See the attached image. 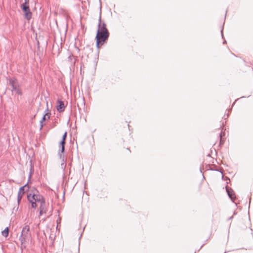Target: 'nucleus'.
Segmentation results:
<instances>
[{"label":"nucleus","mask_w":253,"mask_h":253,"mask_svg":"<svg viewBox=\"0 0 253 253\" xmlns=\"http://www.w3.org/2000/svg\"><path fill=\"white\" fill-rule=\"evenodd\" d=\"M101 6H100L98 29L95 37L96 47L98 49L107 41L109 36V32L106 27V24L104 22L101 21Z\"/></svg>","instance_id":"f257e3e1"},{"label":"nucleus","mask_w":253,"mask_h":253,"mask_svg":"<svg viewBox=\"0 0 253 253\" xmlns=\"http://www.w3.org/2000/svg\"><path fill=\"white\" fill-rule=\"evenodd\" d=\"M9 84L12 87V94L14 93L19 95H22V92L20 88L17 80L15 79H11L9 80Z\"/></svg>","instance_id":"f03ea898"},{"label":"nucleus","mask_w":253,"mask_h":253,"mask_svg":"<svg viewBox=\"0 0 253 253\" xmlns=\"http://www.w3.org/2000/svg\"><path fill=\"white\" fill-rule=\"evenodd\" d=\"M29 231L30 227L28 225H26L23 228L21 235L19 237V241H20L22 245L30 236V234L29 233Z\"/></svg>","instance_id":"7ed1b4c3"},{"label":"nucleus","mask_w":253,"mask_h":253,"mask_svg":"<svg viewBox=\"0 0 253 253\" xmlns=\"http://www.w3.org/2000/svg\"><path fill=\"white\" fill-rule=\"evenodd\" d=\"M28 186V184L27 183L26 184H25V185L21 187L19 190V191H18V196H17V203H18V206H17V208L16 209V211L18 210V206L19 205V204H20V201L21 200L22 197H23V196L24 195L25 192V188Z\"/></svg>","instance_id":"20e7f679"},{"label":"nucleus","mask_w":253,"mask_h":253,"mask_svg":"<svg viewBox=\"0 0 253 253\" xmlns=\"http://www.w3.org/2000/svg\"><path fill=\"white\" fill-rule=\"evenodd\" d=\"M45 112H46L45 113V114L43 116L42 119H41V120L40 122V130H41L42 129V128L43 127V126L44 125L43 124V122L45 121L46 120H48L50 118L51 113L50 112H49V109H48V107L46 108Z\"/></svg>","instance_id":"39448f33"},{"label":"nucleus","mask_w":253,"mask_h":253,"mask_svg":"<svg viewBox=\"0 0 253 253\" xmlns=\"http://www.w3.org/2000/svg\"><path fill=\"white\" fill-rule=\"evenodd\" d=\"M21 8L24 12L26 19L28 20H30L32 17V14L30 10L29 6H21Z\"/></svg>","instance_id":"423d86ee"},{"label":"nucleus","mask_w":253,"mask_h":253,"mask_svg":"<svg viewBox=\"0 0 253 253\" xmlns=\"http://www.w3.org/2000/svg\"><path fill=\"white\" fill-rule=\"evenodd\" d=\"M226 190L229 197L232 201H234V200H235L236 198L233 190L231 188H229L228 187L226 186Z\"/></svg>","instance_id":"0eeeda50"},{"label":"nucleus","mask_w":253,"mask_h":253,"mask_svg":"<svg viewBox=\"0 0 253 253\" xmlns=\"http://www.w3.org/2000/svg\"><path fill=\"white\" fill-rule=\"evenodd\" d=\"M40 206V215H42L43 213H46L47 211L46 204L44 201H42Z\"/></svg>","instance_id":"6e6552de"},{"label":"nucleus","mask_w":253,"mask_h":253,"mask_svg":"<svg viewBox=\"0 0 253 253\" xmlns=\"http://www.w3.org/2000/svg\"><path fill=\"white\" fill-rule=\"evenodd\" d=\"M32 199L36 202L39 203H41L42 201H44L42 196L35 193H34L32 195Z\"/></svg>","instance_id":"1a4fd4ad"},{"label":"nucleus","mask_w":253,"mask_h":253,"mask_svg":"<svg viewBox=\"0 0 253 253\" xmlns=\"http://www.w3.org/2000/svg\"><path fill=\"white\" fill-rule=\"evenodd\" d=\"M57 110L59 112H62L64 111L65 106L63 101L61 100L58 101V104L56 106Z\"/></svg>","instance_id":"9d476101"},{"label":"nucleus","mask_w":253,"mask_h":253,"mask_svg":"<svg viewBox=\"0 0 253 253\" xmlns=\"http://www.w3.org/2000/svg\"><path fill=\"white\" fill-rule=\"evenodd\" d=\"M63 153H61V151L59 150L58 155L59 158L60 159H61L62 160V162H63L62 163H61V166L62 168L65 169V167H66V165L65 164L64 154Z\"/></svg>","instance_id":"9b49d317"},{"label":"nucleus","mask_w":253,"mask_h":253,"mask_svg":"<svg viewBox=\"0 0 253 253\" xmlns=\"http://www.w3.org/2000/svg\"><path fill=\"white\" fill-rule=\"evenodd\" d=\"M66 143V140H61V141L59 143V151H61V153H64L65 151V145Z\"/></svg>","instance_id":"f8f14e48"},{"label":"nucleus","mask_w":253,"mask_h":253,"mask_svg":"<svg viewBox=\"0 0 253 253\" xmlns=\"http://www.w3.org/2000/svg\"><path fill=\"white\" fill-rule=\"evenodd\" d=\"M31 195V194H30L29 195H27V198L28 199L29 201L31 204V206L33 209H36L37 207V205L36 204L37 202L35 201H34L33 200L30 199V196Z\"/></svg>","instance_id":"ddd939ff"},{"label":"nucleus","mask_w":253,"mask_h":253,"mask_svg":"<svg viewBox=\"0 0 253 253\" xmlns=\"http://www.w3.org/2000/svg\"><path fill=\"white\" fill-rule=\"evenodd\" d=\"M9 233V228L6 227L1 232L2 235L5 237H7L8 236Z\"/></svg>","instance_id":"4468645a"},{"label":"nucleus","mask_w":253,"mask_h":253,"mask_svg":"<svg viewBox=\"0 0 253 253\" xmlns=\"http://www.w3.org/2000/svg\"><path fill=\"white\" fill-rule=\"evenodd\" d=\"M225 135V132H221L219 134L220 137V144H223L224 143V141L222 140V136Z\"/></svg>","instance_id":"2eb2a0df"},{"label":"nucleus","mask_w":253,"mask_h":253,"mask_svg":"<svg viewBox=\"0 0 253 253\" xmlns=\"http://www.w3.org/2000/svg\"><path fill=\"white\" fill-rule=\"evenodd\" d=\"M73 58H74V57H73V56H69L68 57V59H69V60H70V61H71V64H73L74 65L75 64V63H76V60L75 59V60H74V61H73V62H72V59H73Z\"/></svg>","instance_id":"dca6fc26"},{"label":"nucleus","mask_w":253,"mask_h":253,"mask_svg":"<svg viewBox=\"0 0 253 253\" xmlns=\"http://www.w3.org/2000/svg\"><path fill=\"white\" fill-rule=\"evenodd\" d=\"M67 132H65L64 133V134L63 135V136H62V140H63V139H64V140H66V138H67Z\"/></svg>","instance_id":"f3484780"},{"label":"nucleus","mask_w":253,"mask_h":253,"mask_svg":"<svg viewBox=\"0 0 253 253\" xmlns=\"http://www.w3.org/2000/svg\"><path fill=\"white\" fill-rule=\"evenodd\" d=\"M29 6V4L27 3H25V2H24L23 3H22L21 5V6Z\"/></svg>","instance_id":"a211bd4d"},{"label":"nucleus","mask_w":253,"mask_h":253,"mask_svg":"<svg viewBox=\"0 0 253 253\" xmlns=\"http://www.w3.org/2000/svg\"><path fill=\"white\" fill-rule=\"evenodd\" d=\"M29 0H24V2L29 4Z\"/></svg>","instance_id":"6ab92c4d"},{"label":"nucleus","mask_w":253,"mask_h":253,"mask_svg":"<svg viewBox=\"0 0 253 253\" xmlns=\"http://www.w3.org/2000/svg\"><path fill=\"white\" fill-rule=\"evenodd\" d=\"M222 32H223V28L221 30V35H222V38H223V35Z\"/></svg>","instance_id":"aec40b11"},{"label":"nucleus","mask_w":253,"mask_h":253,"mask_svg":"<svg viewBox=\"0 0 253 253\" xmlns=\"http://www.w3.org/2000/svg\"><path fill=\"white\" fill-rule=\"evenodd\" d=\"M31 176H32V173H31V172H30V174H29V179L31 178Z\"/></svg>","instance_id":"412c9836"},{"label":"nucleus","mask_w":253,"mask_h":253,"mask_svg":"<svg viewBox=\"0 0 253 253\" xmlns=\"http://www.w3.org/2000/svg\"><path fill=\"white\" fill-rule=\"evenodd\" d=\"M233 218V216H232L228 218V220H231V219H232Z\"/></svg>","instance_id":"4be33fe9"},{"label":"nucleus","mask_w":253,"mask_h":253,"mask_svg":"<svg viewBox=\"0 0 253 253\" xmlns=\"http://www.w3.org/2000/svg\"><path fill=\"white\" fill-rule=\"evenodd\" d=\"M238 99H237L235 100V101L233 103V104H232V105H234L235 104V102H236V101H237Z\"/></svg>","instance_id":"5701e85b"},{"label":"nucleus","mask_w":253,"mask_h":253,"mask_svg":"<svg viewBox=\"0 0 253 253\" xmlns=\"http://www.w3.org/2000/svg\"><path fill=\"white\" fill-rule=\"evenodd\" d=\"M226 41H224L223 42V43H224H224H226Z\"/></svg>","instance_id":"b1692460"},{"label":"nucleus","mask_w":253,"mask_h":253,"mask_svg":"<svg viewBox=\"0 0 253 253\" xmlns=\"http://www.w3.org/2000/svg\"><path fill=\"white\" fill-rule=\"evenodd\" d=\"M236 214V212H234V214Z\"/></svg>","instance_id":"393cba45"}]
</instances>
